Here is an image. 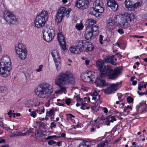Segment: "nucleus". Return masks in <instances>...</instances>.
Listing matches in <instances>:
<instances>
[{"mask_svg": "<svg viewBox=\"0 0 147 147\" xmlns=\"http://www.w3.org/2000/svg\"><path fill=\"white\" fill-rule=\"evenodd\" d=\"M104 62L101 59H99L96 62V66L100 71V76L102 78L105 76H109L110 79H114L117 78L121 74L122 68L119 66L114 69L110 65H105Z\"/></svg>", "mask_w": 147, "mask_h": 147, "instance_id": "nucleus-1", "label": "nucleus"}, {"mask_svg": "<svg viewBox=\"0 0 147 147\" xmlns=\"http://www.w3.org/2000/svg\"><path fill=\"white\" fill-rule=\"evenodd\" d=\"M55 84L60 87V89L56 91L57 94L66 93V88L64 85L70 84L74 86L75 81L74 76L68 71L61 73L56 77L55 79Z\"/></svg>", "mask_w": 147, "mask_h": 147, "instance_id": "nucleus-2", "label": "nucleus"}, {"mask_svg": "<svg viewBox=\"0 0 147 147\" xmlns=\"http://www.w3.org/2000/svg\"><path fill=\"white\" fill-rule=\"evenodd\" d=\"M53 91L52 86L46 83L39 84L34 90L36 94L39 98L43 99L49 97Z\"/></svg>", "mask_w": 147, "mask_h": 147, "instance_id": "nucleus-3", "label": "nucleus"}, {"mask_svg": "<svg viewBox=\"0 0 147 147\" xmlns=\"http://www.w3.org/2000/svg\"><path fill=\"white\" fill-rule=\"evenodd\" d=\"M76 46L69 48L70 51L75 54H79L84 48L86 51H91L94 49V46L90 42L82 40L77 42Z\"/></svg>", "mask_w": 147, "mask_h": 147, "instance_id": "nucleus-4", "label": "nucleus"}, {"mask_svg": "<svg viewBox=\"0 0 147 147\" xmlns=\"http://www.w3.org/2000/svg\"><path fill=\"white\" fill-rule=\"evenodd\" d=\"M49 17L48 13L46 11H41L36 17L34 23L35 26L40 28L44 26L47 21Z\"/></svg>", "mask_w": 147, "mask_h": 147, "instance_id": "nucleus-5", "label": "nucleus"}, {"mask_svg": "<svg viewBox=\"0 0 147 147\" xmlns=\"http://www.w3.org/2000/svg\"><path fill=\"white\" fill-rule=\"evenodd\" d=\"M120 17L121 20L120 25L125 28H127L129 26L128 22H131L134 19V15L127 13L121 14Z\"/></svg>", "mask_w": 147, "mask_h": 147, "instance_id": "nucleus-6", "label": "nucleus"}, {"mask_svg": "<svg viewBox=\"0 0 147 147\" xmlns=\"http://www.w3.org/2000/svg\"><path fill=\"white\" fill-rule=\"evenodd\" d=\"M11 69V63L1 62L0 74L3 77H7L9 75V71Z\"/></svg>", "mask_w": 147, "mask_h": 147, "instance_id": "nucleus-7", "label": "nucleus"}, {"mask_svg": "<svg viewBox=\"0 0 147 147\" xmlns=\"http://www.w3.org/2000/svg\"><path fill=\"white\" fill-rule=\"evenodd\" d=\"M16 51L20 59L24 60L26 58L27 53L25 46L22 43H19L16 47Z\"/></svg>", "mask_w": 147, "mask_h": 147, "instance_id": "nucleus-8", "label": "nucleus"}, {"mask_svg": "<svg viewBox=\"0 0 147 147\" xmlns=\"http://www.w3.org/2000/svg\"><path fill=\"white\" fill-rule=\"evenodd\" d=\"M51 54L53 58L55 64L57 71H59L61 67V57L57 50H53Z\"/></svg>", "mask_w": 147, "mask_h": 147, "instance_id": "nucleus-9", "label": "nucleus"}, {"mask_svg": "<svg viewBox=\"0 0 147 147\" xmlns=\"http://www.w3.org/2000/svg\"><path fill=\"white\" fill-rule=\"evenodd\" d=\"M142 0H125V7L129 10H133L141 5Z\"/></svg>", "mask_w": 147, "mask_h": 147, "instance_id": "nucleus-10", "label": "nucleus"}, {"mask_svg": "<svg viewBox=\"0 0 147 147\" xmlns=\"http://www.w3.org/2000/svg\"><path fill=\"white\" fill-rule=\"evenodd\" d=\"M55 34V30L52 27H49L46 32L43 33V38L45 41L51 42L54 38Z\"/></svg>", "mask_w": 147, "mask_h": 147, "instance_id": "nucleus-11", "label": "nucleus"}, {"mask_svg": "<svg viewBox=\"0 0 147 147\" xmlns=\"http://www.w3.org/2000/svg\"><path fill=\"white\" fill-rule=\"evenodd\" d=\"M4 17L6 21L9 24H15L17 21L13 13L8 11H4Z\"/></svg>", "mask_w": 147, "mask_h": 147, "instance_id": "nucleus-12", "label": "nucleus"}, {"mask_svg": "<svg viewBox=\"0 0 147 147\" xmlns=\"http://www.w3.org/2000/svg\"><path fill=\"white\" fill-rule=\"evenodd\" d=\"M103 6L102 0H96L93 3V8L96 11L102 13L104 11Z\"/></svg>", "mask_w": 147, "mask_h": 147, "instance_id": "nucleus-13", "label": "nucleus"}, {"mask_svg": "<svg viewBox=\"0 0 147 147\" xmlns=\"http://www.w3.org/2000/svg\"><path fill=\"white\" fill-rule=\"evenodd\" d=\"M122 82L113 84L110 86L108 87L107 89L105 90V92L107 94H111L112 93L113 91H116L118 89L117 88V87L119 86H120Z\"/></svg>", "mask_w": 147, "mask_h": 147, "instance_id": "nucleus-14", "label": "nucleus"}, {"mask_svg": "<svg viewBox=\"0 0 147 147\" xmlns=\"http://www.w3.org/2000/svg\"><path fill=\"white\" fill-rule=\"evenodd\" d=\"M57 38L61 47L64 50L66 49V42L65 38L61 32L57 34Z\"/></svg>", "mask_w": 147, "mask_h": 147, "instance_id": "nucleus-15", "label": "nucleus"}, {"mask_svg": "<svg viewBox=\"0 0 147 147\" xmlns=\"http://www.w3.org/2000/svg\"><path fill=\"white\" fill-rule=\"evenodd\" d=\"M86 0H77L76 6L79 8L84 9L87 7L88 2Z\"/></svg>", "mask_w": 147, "mask_h": 147, "instance_id": "nucleus-16", "label": "nucleus"}, {"mask_svg": "<svg viewBox=\"0 0 147 147\" xmlns=\"http://www.w3.org/2000/svg\"><path fill=\"white\" fill-rule=\"evenodd\" d=\"M117 55H118V56L120 57H121L122 56L121 55L119 54L116 55L115 56L113 55L111 56H109L107 58L104 59V61L106 62L110 63L113 65H116L117 64L116 63L117 59L115 57Z\"/></svg>", "mask_w": 147, "mask_h": 147, "instance_id": "nucleus-17", "label": "nucleus"}, {"mask_svg": "<svg viewBox=\"0 0 147 147\" xmlns=\"http://www.w3.org/2000/svg\"><path fill=\"white\" fill-rule=\"evenodd\" d=\"M107 3L108 6L114 11H116L118 9L119 6L115 0H109Z\"/></svg>", "mask_w": 147, "mask_h": 147, "instance_id": "nucleus-18", "label": "nucleus"}, {"mask_svg": "<svg viewBox=\"0 0 147 147\" xmlns=\"http://www.w3.org/2000/svg\"><path fill=\"white\" fill-rule=\"evenodd\" d=\"M93 83H95L97 86L103 87L106 86L105 81L103 80L100 79L98 76L97 78L94 81Z\"/></svg>", "mask_w": 147, "mask_h": 147, "instance_id": "nucleus-19", "label": "nucleus"}, {"mask_svg": "<svg viewBox=\"0 0 147 147\" xmlns=\"http://www.w3.org/2000/svg\"><path fill=\"white\" fill-rule=\"evenodd\" d=\"M88 73L87 72L84 74H82L81 76L82 79L85 82L90 83L92 82V80H94V79L91 78L88 75L87 76Z\"/></svg>", "mask_w": 147, "mask_h": 147, "instance_id": "nucleus-20", "label": "nucleus"}, {"mask_svg": "<svg viewBox=\"0 0 147 147\" xmlns=\"http://www.w3.org/2000/svg\"><path fill=\"white\" fill-rule=\"evenodd\" d=\"M109 22L107 24V28L109 30H112L114 29L116 27V26L115 24V22L112 21L111 18L109 19Z\"/></svg>", "mask_w": 147, "mask_h": 147, "instance_id": "nucleus-21", "label": "nucleus"}, {"mask_svg": "<svg viewBox=\"0 0 147 147\" xmlns=\"http://www.w3.org/2000/svg\"><path fill=\"white\" fill-rule=\"evenodd\" d=\"M86 72L88 73L87 75L90 77L91 78L94 79V80H92V82L95 81V80L97 78L98 76L96 75V73L94 72L90 71H87Z\"/></svg>", "mask_w": 147, "mask_h": 147, "instance_id": "nucleus-22", "label": "nucleus"}, {"mask_svg": "<svg viewBox=\"0 0 147 147\" xmlns=\"http://www.w3.org/2000/svg\"><path fill=\"white\" fill-rule=\"evenodd\" d=\"M95 36L94 35L93 32L90 30L87 31L85 34V37L87 40H90L92 38H94Z\"/></svg>", "mask_w": 147, "mask_h": 147, "instance_id": "nucleus-23", "label": "nucleus"}, {"mask_svg": "<svg viewBox=\"0 0 147 147\" xmlns=\"http://www.w3.org/2000/svg\"><path fill=\"white\" fill-rule=\"evenodd\" d=\"M65 16V15L63 14H60L57 13L56 16L55 20L57 23H59L61 22L63 18Z\"/></svg>", "mask_w": 147, "mask_h": 147, "instance_id": "nucleus-24", "label": "nucleus"}, {"mask_svg": "<svg viewBox=\"0 0 147 147\" xmlns=\"http://www.w3.org/2000/svg\"><path fill=\"white\" fill-rule=\"evenodd\" d=\"M91 31L93 32L94 35L96 36L99 33V30L98 27V26L94 25L91 27Z\"/></svg>", "mask_w": 147, "mask_h": 147, "instance_id": "nucleus-25", "label": "nucleus"}, {"mask_svg": "<svg viewBox=\"0 0 147 147\" xmlns=\"http://www.w3.org/2000/svg\"><path fill=\"white\" fill-rule=\"evenodd\" d=\"M96 23V21L92 19H89L87 21L86 24V28L94 26V24Z\"/></svg>", "mask_w": 147, "mask_h": 147, "instance_id": "nucleus-26", "label": "nucleus"}, {"mask_svg": "<svg viewBox=\"0 0 147 147\" xmlns=\"http://www.w3.org/2000/svg\"><path fill=\"white\" fill-rule=\"evenodd\" d=\"M1 62H7L8 63H11V61L9 57L7 55L3 56L2 58Z\"/></svg>", "mask_w": 147, "mask_h": 147, "instance_id": "nucleus-27", "label": "nucleus"}, {"mask_svg": "<svg viewBox=\"0 0 147 147\" xmlns=\"http://www.w3.org/2000/svg\"><path fill=\"white\" fill-rule=\"evenodd\" d=\"M78 102H81L82 106L81 107V109H83V110H85V109H89L90 107H86V104L84 103H83L82 102V98H80L78 99Z\"/></svg>", "mask_w": 147, "mask_h": 147, "instance_id": "nucleus-28", "label": "nucleus"}, {"mask_svg": "<svg viewBox=\"0 0 147 147\" xmlns=\"http://www.w3.org/2000/svg\"><path fill=\"white\" fill-rule=\"evenodd\" d=\"M11 134L9 135L10 137L21 136V132L19 131H16L13 133L11 132Z\"/></svg>", "mask_w": 147, "mask_h": 147, "instance_id": "nucleus-29", "label": "nucleus"}, {"mask_svg": "<svg viewBox=\"0 0 147 147\" xmlns=\"http://www.w3.org/2000/svg\"><path fill=\"white\" fill-rule=\"evenodd\" d=\"M107 121H109L111 122H113L114 121H116V119L114 116L111 117L109 116L107 118Z\"/></svg>", "mask_w": 147, "mask_h": 147, "instance_id": "nucleus-30", "label": "nucleus"}, {"mask_svg": "<svg viewBox=\"0 0 147 147\" xmlns=\"http://www.w3.org/2000/svg\"><path fill=\"white\" fill-rule=\"evenodd\" d=\"M57 13L65 15V7H61L58 10Z\"/></svg>", "mask_w": 147, "mask_h": 147, "instance_id": "nucleus-31", "label": "nucleus"}, {"mask_svg": "<svg viewBox=\"0 0 147 147\" xmlns=\"http://www.w3.org/2000/svg\"><path fill=\"white\" fill-rule=\"evenodd\" d=\"M108 140H105V141H104L103 142H102L99 144L97 147H104L105 145L108 144Z\"/></svg>", "mask_w": 147, "mask_h": 147, "instance_id": "nucleus-32", "label": "nucleus"}, {"mask_svg": "<svg viewBox=\"0 0 147 147\" xmlns=\"http://www.w3.org/2000/svg\"><path fill=\"white\" fill-rule=\"evenodd\" d=\"M65 101L66 104L67 105H69L71 103V100L70 98H67L65 99H63L61 100V102L64 103V102Z\"/></svg>", "mask_w": 147, "mask_h": 147, "instance_id": "nucleus-33", "label": "nucleus"}, {"mask_svg": "<svg viewBox=\"0 0 147 147\" xmlns=\"http://www.w3.org/2000/svg\"><path fill=\"white\" fill-rule=\"evenodd\" d=\"M86 143H88V142H83L79 145L78 147H89V145L87 144Z\"/></svg>", "mask_w": 147, "mask_h": 147, "instance_id": "nucleus-34", "label": "nucleus"}, {"mask_svg": "<svg viewBox=\"0 0 147 147\" xmlns=\"http://www.w3.org/2000/svg\"><path fill=\"white\" fill-rule=\"evenodd\" d=\"M32 132V130L31 129H29L25 133H22L21 132V136H24L26 135H28L30 133Z\"/></svg>", "mask_w": 147, "mask_h": 147, "instance_id": "nucleus-35", "label": "nucleus"}, {"mask_svg": "<svg viewBox=\"0 0 147 147\" xmlns=\"http://www.w3.org/2000/svg\"><path fill=\"white\" fill-rule=\"evenodd\" d=\"M32 132V130L31 129H29L25 133H22L21 132V136H24L26 135H28L30 133Z\"/></svg>", "mask_w": 147, "mask_h": 147, "instance_id": "nucleus-36", "label": "nucleus"}, {"mask_svg": "<svg viewBox=\"0 0 147 147\" xmlns=\"http://www.w3.org/2000/svg\"><path fill=\"white\" fill-rule=\"evenodd\" d=\"M76 28L78 30H80L82 29L83 28V25L82 24H77L76 26Z\"/></svg>", "mask_w": 147, "mask_h": 147, "instance_id": "nucleus-37", "label": "nucleus"}, {"mask_svg": "<svg viewBox=\"0 0 147 147\" xmlns=\"http://www.w3.org/2000/svg\"><path fill=\"white\" fill-rule=\"evenodd\" d=\"M60 136H56L54 135L52 136H49L46 138V140H48L50 139H52L55 138H60Z\"/></svg>", "mask_w": 147, "mask_h": 147, "instance_id": "nucleus-38", "label": "nucleus"}, {"mask_svg": "<svg viewBox=\"0 0 147 147\" xmlns=\"http://www.w3.org/2000/svg\"><path fill=\"white\" fill-rule=\"evenodd\" d=\"M33 102H34V105L35 107L38 106L40 104V102L37 99L34 100Z\"/></svg>", "mask_w": 147, "mask_h": 147, "instance_id": "nucleus-39", "label": "nucleus"}, {"mask_svg": "<svg viewBox=\"0 0 147 147\" xmlns=\"http://www.w3.org/2000/svg\"><path fill=\"white\" fill-rule=\"evenodd\" d=\"M7 90V88L4 86H1L0 87V92L2 93H5Z\"/></svg>", "mask_w": 147, "mask_h": 147, "instance_id": "nucleus-40", "label": "nucleus"}, {"mask_svg": "<svg viewBox=\"0 0 147 147\" xmlns=\"http://www.w3.org/2000/svg\"><path fill=\"white\" fill-rule=\"evenodd\" d=\"M127 100L128 102L131 103L133 101V98L131 96H128L127 98Z\"/></svg>", "mask_w": 147, "mask_h": 147, "instance_id": "nucleus-41", "label": "nucleus"}, {"mask_svg": "<svg viewBox=\"0 0 147 147\" xmlns=\"http://www.w3.org/2000/svg\"><path fill=\"white\" fill-rule=\"evenodd\" d=\"M54 109H50L49 111L47 112V113L49 114L50 115L52 116L54 115Z\"/></svg>", "mask_w": 147, "mask_h": 147, "instance_id": "nucleus-42", "label": "nucleus"}, {"mask_svg": "<svg viewBox=\"0 0 147 147\" xmlns=\"http://www.w3.org/2000/svg\"><path fill=\"white\" fill-rule=\"evenodd\" d=\"M30 102H31V101L30 100H29L27 101V102L28 103V104H25V107L27 108H30V107H32V105L29 104V103Z\"/></svg>", "mask_w": 147, "mask_h": 147, "instance_id": "nucleus-43", "label": "nucleus"}, {"mask_svg": "<svg viewBox=\"0 0 147 147\" xmlns=\"http://www.w3.org/2000/svg\"><path fill=\"white\" fill-rule=\"evenodd\" d=\"M36 111L35 110L34 111L31 112L30 115L32 117H33L34 118L36 117Z\"/></svg>", "mask_w": 147, "mask_h": 147, "instance_id": "nucleus-44", "label": "nucleus"}, {"mask_svg": "<svg viewBox=\"0 0 147 147\" xmlns=\"http://www.w3.org/2000/svg\"><path fill=\"white\" fill-rule=\"evenodd\" d=\"M43 67V65H40L39 67V68L36 69V71L37 72H39L42 70V68Z\"/></svg>", "mask_w": 147, "mask_h": 147, "instance_id": "nucleus-45", "label": "nucleus"}, {"mask_svg": "<svg viewBox=\"0 0 147 147\" xmlns=\"http://www.w3.org/2000/svg\"><path fill=\"white\" fill-rule=\"evenodd\" d=\"M99 107L96 106V105L91 107L92 110H94V111H96L98 110Z\"/></svg>", "mask_w": 147, "mask_h": 147, "instance_id": "nucleus-46", "label": "nucleus"}, {"mask_svg": "<svg viewBox=\"0 0 147 147\" xmlns=\"http://www.w3.org/2000/svg\"><path fill=\"white\" fill-rule=\"evenodd\" d=\"M117 32L121 34H122L124 33L123 30L121 28H119L117 30Z\"/></svg>", "mask_w": 147, "mask_h": 147, "instance_id": "nucleus-47", "label": "nucleus"}, {"mask_svg": "<svg viewBox=\"0 0 147 147\" xmlns=\"http://www.w3.org/2000/svg\"><path fill=\"white\" fill-rule=\"evenodd\" d=\"M97 12H99L96 11L94 9V11H90V14L92 15L96 16Z\"/></svg>", "mask_w": 147, "mask_h": 147, "instance_id": "nucleus-48", "label": "nucleus"}, {"mask_svg": "<svg viewBox=\"0 0 147 147\" xmlns=\"http://www.w3.org/2000/svg\"><path fill=\"white\" fill-rule=\"evenodd\" d=\"M103 36L102 35H100L99 36V42L101 44H102L103 42L102 41V40L103 38Z\"/></svg>", "mask_w": 147, "mask_h": 147, "instance_id": "nucleus-49", "label": "nucleus"}, {"mask_svg": "<svg viewBox=\"0 0 147 147\" xmlns=\"http://www.w3.org/2000/svg\"><path fill=\"white\" fill-rule=\"evenodd\" d=\"M56 127V125L55 124V123L53 122H52L51 123L50 127L51 128H52L53 127Z\"/></svg>", "mask_w": 147, "mask_h": 147, "instance_id": "nucleus-50", "label": "nucleus"}, {"mask_svg": "<svg viewBox=\"0 0 147 147\" xmlns=\"http://www.w3.org/2000/svg\"><path fill=\"white\" fill-rule=\"evenodd\" d=\"M35 134L37 136H39L41 135V134L38 131L36 130L35 131Z\"/></svg>", "mask_w": 147, "mask_h": 147, "instance_id": "nucleus-51", "label": "nucleus"}, {"mask_svg": "<svg viewBox=\"0 0 147 147\" xmlns=\"http://www.w3.org/2000/svg\"><path fill=\"white\" fill-rule=\"evenodd\" d=\"M142 18L144 19H147V13H144L142 16Z\"/></svg>", "mask_w": 147, "mask_h": 147, "instance_id": "nucleus-52", "label": "nucleus"}, {"mask_svg": "<svg viewBox=\"0 0 147 147\" xmlns=\"http://www.w3.org/2000/svg\"><path fill=\"white\" fill-rule=\"evenodd\" d=\"M14 127V125H13V127L12 128H10L9 127H4H4H3V128H4L6 130H7V131H9L10 129H13Z\"/></svg>", "mask_w": 147, "mask_h": 147, "instance_id": "nucleus-53", "label": "nucleus"}, {"mask_svg": "<svg viewBox=\"0 0 147 147\" xmlns=\"http://www.w3.org/2000/svg\"><path fill=\"white\" fill-rule=\"evenodd\" d=\"M98 96V93L97 92H93L92 94V96Z\"/></svg>", "mask_w": 147, "mask_h": 147, "instance_id": "nucleus-54", "label": "nucleus"}, {"mask_svg": "<svg viewBox=\"0 0 147 147\" xmlns=\"http://www.w3.org/2000/svg\"><path fill=\"white\" fill-rule=\"evenodd\" d=\"M121 138L119 137L118 138H117L114 141V143L115 144L118 142H119L120 140H121Z\"/></svg>", "mask_w": 147, "mask_h": 147, "instance_id": "nucleus-55", "label": "nucleus"}, {"mask_svg": "<svg viewBox=\"0 0 147 147\" xmlns=\"http://www.w3.org/2000/svg\"><path fill=\"white\" fill-rule=\"evenodd\" d=\"M56 104L58 105L62 106H64L65 105V104L64 103H61L59 102H57L56 103Z\"/></svg>", "mask_w": 147, "mask_h": 147, "instance_id": "nucleus-56", "label": "nucleus"}, {"mask_svg": "<svg viewBox=\"0 0 147 147\" xmlns=\"http://www.w3.org/2000/svg\"><path fill=\"white\" fill-rule=\"evenodd\" d=\"M117 96L118 97V98L119 99H120L121 98V97L122 96V94L121 93H118Z\"/></svg>", "mask_w": 147, "mask_h": 147, "instance_id": "nucleus-57", "label": "nucleus"}, {"mask_svg": "<svg viewBox=\"0 0 147 147\" xmlns=\"http://www.w3.org/2000/svg\"><path fill=\"white\" fill-rule=\"evenodd\" d=\"M53 140H50L48 142V144L49 145H52L53 144Z\"/></svg>", "mask_w": 147, "mask_h": 147, "instance_id": "nucleus-58", "label": "nucleus"}, {"mask_svg": "<svg viewBox=\"0 0 147 147\" xmlns=\"http://www.w3.org/2000/svg\"><path fill=\"white\" fill-rule=\"evenodd\" d=\"M66 115L68 116L69 117L72 118V117H74V116L72 115L71 114H67Z\"/></svg>", "mask_w": 147, "mask_h": 147, "instance_id": "nucleus-59", "label": "nucleus"}, {"mask_svg": "<svg viewBox=\"0 0 147 147\" xmlns=\"http://www.w3.org/2000/svg\"><path fill=\"white\" fill-rule=\"evenodd\" d=\"M134 37L135 38H143L144 36H138V35H135L134 36Z\"/></svg>", "mask_w": 147, "mask_h": 147, "instance_id": "nucleus-60", "label": "nucleus"}, {"mask_svg": "<svg viewBox=\"0 0 147 147\" xmlns=\"http://www.w3.org/2000/svg\"><path fill=\"white\" fill-rule=\"evenodd\" d=\"M0 126L2 127H4V125L2 121L0 119Z\"/></svg>", "mask_w": 147, "mask_h": 147, "instance_id": "nucleus-61", "label": "nucleus"}, {"mask_svg": "<svg viewBox=\"0 0 147 147\" xmlns=\"http://www.w3.org/2000/svg\"><path fill=\"white\" fill-rule=\"evenodd\" d=\"M144 82L141 81L139 83V85L140 86H143L144 84Z\"/></svg>", "mask_w": 147, "mask_h": 147, "instance_id": "nucleus-62", "label": "nucleus"}, {"mask_svg": "<svg viewBox=\"0 0 147 147\" xmlns=\"http://www.w3.org/2000/svg\"><path fill=\"white\" fill-rule=\"evenodd\" d=\"M104 112L105 113H107L108 112V110L107 108L105 107H104L103 109Z\"/></svg>", "mask_w": 147, "mask_h": 147, "instance_id": "nucleus-63", "label": "nucleus"}, {"mask_svg": "<svg viewBox=\"0 0 147 147\" xmlns=\"http://www.w3.org/2000/svg\"><path fill=\"white\" fill-rule=\"evenodd\" d=\"M14 115V113H12V111H9L8 113V115Z\"/></svg>", "mask_w": 147, "mask_h": 147, "instance_id": "nucleus-64", "label": "nucleus"}]
</instances>
